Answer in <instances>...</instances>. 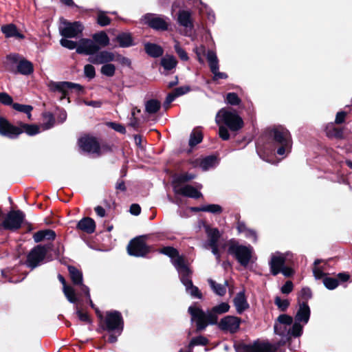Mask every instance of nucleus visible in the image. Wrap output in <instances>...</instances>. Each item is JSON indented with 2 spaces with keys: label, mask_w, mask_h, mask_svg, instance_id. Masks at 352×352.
<instances>
[{
  "label": "nucleus",
  "mask_w": 352,
  "mask_h": 352,
  "mask_svg": "<svg viewBox=\"0 0 352 352\" xmlns=\"http://www.w3.org/2000/svg\"><path fill=\"white\" fill-rule=\"evenodd\" d=\"M346 116V113L344 111L338 112L336 116L335 122L336 124H342L345 120V117Z\"/></svg>",
  "instance_id": "obj_63"
},
{
  "label": "nucleus",
  "mask_w": 352,
  "mask_h": 352,
  "mask_svg": "<svg viewBox=\"0 0 352 352\" xmlns=\"http://www.w3.org/2000/svg\"><path fill=\"white\" fill-rule=\"evenodd\" d=\"M159 252L165 254L171 258V262L177 272L179 267H177L178 266L176 265L177 262L179 263V266L181 267H188L185 263L184 258L179 255L178 251L175 248L169 246L164 247L160 250Z\"/></svg>",
  "instance_id": "obj_23"
},
{
  "label": "nucleus",
  "mask_w": 352,
  "mask_h": 352,
  "mask_svg": "<svg viewBox=\"0 0 352 352\" xmlns=\"http://www.w3.org/2000/svg\"><path fill=\"white\" fill-rule=\"evenodd\" d=\"M204 212H210L212 214H220L222 212V208L218 204H208L204 205Z\"/></svg>",
  "instance_id": "obj_49"
},
{
  "label": "nucleus",
  "mask_w": 352,
  "mask_h": 352,
  "mask_svg": "<svg viewBox=\"0 0 352 352\" xmlns=\"http://www.w3.org/2000/svg\"><path fill=\"white\" fill-rule=\"evenodd\" d=\"M233 302L236 312L239 314H242L244 311L249 308V304L247 301L245 292L243 291L236 294L233 300Z\"/></svg>",
  "instance_id": "obj_25"
},
{
  "label": "nucleus",
  "mask_w": 352,
  "mask_h": 352,
  "mask_svg": "<svg viewBox=\"0 0 352 352\" xmlns=\"http://www.w3.org/2000/svg\"><path fill=\"white\" fill-rule=\"evenodd\" d=\"M293 318L287 314H280L274 323V332L281 336V340L274 344L259 340L250 344H240L236 347L237 352H280V346L285 344L292 337L298 338L294 331Z\"/></svg>",
  "instance_id": "obj_1"
},
{
  "label": "nucleus",
  "mask_w": 352,
  "mask_h": 352,
  "mask_svg": "<svg viewBox=\"0 0 352 352\" xmlns=\"http://www.w3.org/2000/svg\"><path fill=\"white\" fill-rule=\"evenodd\" d=\"M226 102L231 105H237L240 103L241 100L236 94L228 93L226 96Z\"/></svg>",
  "instance_id": "obj_52"
},
{
  "label": "nucleus",
  "mask_w": 352,
  "mask_h": 352,
  "mask_svg": "<svg viewBox=\"0 0 352 352\" xmlns=\"http://www.w3.org/2000/svg\"><path fill=\"white\" fill-rule=\"evenodd\" d=\"M208 284L210 286L212 291L218 296H223L226 293L228 287V282L225 281L224 284H219L216 283L212 279L210 278L208 280Z\"/></svg>",
  "instance_id": "obj_33"
},
{
  "label": "nucleus",
  "mask_w": 352,
  "mask_h": 352,
  "mask_svg": "<svg viewBox=\"0 0 352 352\" xmlns=\"http://www.w3.org/2000/svg\"><path fill=\"white\" fill-rule=\"evenodd\" d=\"M115 60L118 61L121 65L129 67L131 64V60L126 57L117 54Z\"/></svg>",
  "instance_id": "obj_60"
},
{
  "label": "nucleus",
  "mask_w": 352,
  "mask_h": 352,
  "mask_svg": "<svg viewBox=\"0 0 352 352\" xmlns=\"http://www.w3.org/2000/svg\"><path fill=\"white\" fill-rule=\"evenodd\" d=\"M219 135L223 140H228L230 138V133L226 126L219 125Z\"/></svg>",
  "instance_id": "obj_57"
},
{
  "label": "nucleus",
  "mask_w": 352,
  "mask_h": 352,
  "mask_svg": "<svg viewBox=\"0 0 352 352\" xmlns=\"http://www.w3.org/2000/svg\"><path fill=\"white\" fill-rule=\"evenodd\" d=\"M25 131L29 135L39 133V128L36 125L22 124L21 127L12 125L6 118L0 116V135L11 139L16 138Z\"/></svg>",
  "instance_id": "obj_3"
},
{
  "label": "nucleus",
  "mask_w": 352,
  "mask_h": 352,
  "mask_svg": "<svg viewBox=\"0 0 352 352\" xmlns=\"http://www.w3.org/2000/svg\"><path fill=\"white\" fill-rule=\"evenodd\" d=\"M230 305L227 302H221L207 312L204 311L196 303L188 307V311L191 316V321L196 322L197 330L205 329L208 324L217 323L218 315L228 312Z\"/></svg>",
  "instance_id": "obj_2"
},
{
  "label": "nucleus",
  "mask_w": 352,
  "mask_h": 352,
  "mask_svg": "<svg viewBox=\"0 0 352 352\" xmlns=\"http://www.w3.org/2000/svg\"><path fill=\"white\" fill-rule=\"evenodd\" d=\"M176 265L179 267L178 274L181 282L185 286L186 292L189 294L192 298H197L199 299L202 298V294L199 288L193 285L191 280L192 272L190 270L188 267H179V263L177 262Z\"/></svg>",
  "instance_id": "obj_9"
},
{
  "label": "nucleus",
  "mask_w": 352,
  "mask_h": 352,
  "mask_svg": "<svg viewBox=\"0 0 352 352\" xmlns=\"http://www.w3.org/2000/svg\"><path fill=\"white\" fill-rule=\"evenodd\" d=\"M176 58L173 56L166 55L161 59V65L165 70H171L177 66Z\"/></svg>",
  "instance_id": "obj_39"
},
{
  "label": "nucleus",
  "mask_w": 352,
  "mask_h": 352,
  "mask_svg": "<svg viewBox=\"0 0 352 352\" xmlns=\"http://www.w3.org/2000/svg\"><path fill=\"white\" fill-rule=\"evenodd\" d=\"M208 342V340L207 338H206L204 336H197L196 338H192L189 344H188V349H191L193 346L196 345H206Z\"/></svg>",
  "instance_id": "obj_45"
},
{
  "label": "nucleus",
  "mask_w": 352,
  "mask_h": 352,
  "mask_svg": "<svg viewBox=\"0 0 352 352\" xmlns=\"http://www.w3.org/2000/svg\"><path fill=\"white\" fill-rule=\"evenodd\" d=\"M12 98L6 92L0 93V102L4 105L12 104Z\"/></svg>",
  "instance_id": "obj_55"
},
{
  "label": "nucleus",
  "mask_w": 352,
  "mask_h": 352,
  "mask_svg": "<svg viewBox=\"0 0 352 352\" xmlns=\"http://www.w3.org/2000/svg\"><path fill=\"white\" fill-rule=\"evenodd\" d=\"M116 40L121 47H129L135 45L131 34L128 32L118 34Z\"/></svg>",
  "instance_id": "obj_30"
},
{
  "label": "nucleus",
  "mask_w": 352,
  "mask_h": 352,
  "mask_svg": "<svg viewBox=\"0 0 352 352\" xmlns=\"http://www.w3.org/2000/svg\"><path fill=\"white\" fill-rule=\"evenodd\" d=\"M253 251L251 245H241L235 239H231L228 242V254L233 256L243 267H246L250 262Z\"/></svg>",
  "instance_id": "obj_5"
},
{
  "label": "nucleus",
  "mask_w": 352,
  "mask_h": 352,
  "mask_svg": "<svg viewBox=\"0 0 352 352\" xmlns=\"http://www.w3.org/2000/svg\"><path fill=\"white\" fill-rule=\"evenodd\" d=\"M47 253V249L42 245H37L33 248L28 255L26 264L28 267L34 269L37 267L45 258Z\"/></svg>",
  "instance_id": "obj_17"
},
{
  "label": "nucleus",
  "mask_w": 352,
  "mask_h": 352,
  "mask_svg": "<svg viewBox=\"0 0 352 352\" xmlns=\"http://www.w3.org/2000/svg\"><path fill=\"white\" fill-rule=\"evenodd\" d=\"M311 314L310 308L306 302H298V309L295 315L294 323V333L296 335H302L303 325L307 324Z\"/></svg>",
  "instance_id": "obj_8"
},
{
  "label": "nucleus",
  "mask_w": 352,
  "mask_h": 352,
  "mask_svg": "<svg viewBox=\"0 0 352 352\" xmlns=\"http://www.w3.org/2000/svg\"><path fill=\"white\" fill-rule=\"evenodd\" d=\"M25 215L20 210L10 211L3 222L4 228L11 230L19 229L22 224Z\"/></svg>",
  "instance_id": "obj_16"
},
{
  "label": "nucleus",
  "mask_w": 352,
  "mask_h": 352,
  "mask_svg": "<svg viewBox=\"0 0 352 352\" xmlns=\"http://www.w3.org/2000/svg\"><path fill=\"white\" fill-rule=\"evenodd\" d=\"M273 136V144L271 152H274L277 148V154L281 156L285 155L290 152L292 148V140L289 131L281 126L274 129L272 131Z\"/></svg>",
  "instance_id": "obj_4"
},
{
  "label": "nucleus",
  "mask_w": 352,
  "mask_h": 352,
  "mask_svg": "<svg viewBox=\"0 0 352 352\" xmlns=\"http://www.w3.org/2000/svg\"><path fill=\"white\" fill-rule=\"evenodd\" d=\"M175 50L180 59L184 61H186L188 60V56L186 51L180 46L179 43L178 41H175V44L174 45Z\"/></svg>",
  "instance_id": "obj_48"
},
{
  "label": "nucleus",
  "mask_w": 352,
  "mask_h": 352,
  "mask_svg": "<svg viewBox=\"0 0 352 352\" xmlns=\"http://www.w3.org/2000/svg\"><path fill=\"white\" fill-rule=\"evenodd\" d=\"M206 58L211 72L214 73L219 69V60L216 53L212 50H208Z\"/></svg>",
  "instance_id": "obj_34"
},
{
  "label": "nucleus",
  "mask_w": 352,
  "mask_h": 352,
  "mask_svg": "<svg viewBox=\"0 0 352 352\" xmlns=\"http://www.w3.org/2000/svg\"><path fill=\"white\" fill-rule=\"evenodd\" d=\"M323 283L328 289H334L338 286V280L333 278H324Z\"/></svg>",
  "instance_id": "obj_50"
},
{
  "label": "nucleus",
  "mask_w": 352,
  "mask_h": 352,
  "mask_svg": "<svg viewBox=\"0 0 352 352\" xmlns=\"http://www.w3.org/2000/svg\"><path fill=\"white\" fill-rule=\"evenodd\" d=\"M205 228L208 236V241L205 245L218 244V241L221 237L219 230L215 228H210L208 226H206Z\"/></svg>",
  "instance_id": "obj_27"
},
{
  "label": "nucleus",
  "mask_w": 352,
  "mask_h": 352,
  "mask_svg": "<svg viewBox=\"0 0 352 352\" xmlns=\"http://www.w3.org/2000/svg\"><path fill=\"white\" fill-rule=\"evenodd\" d=\"M124 322L120 312L118 311H111L106 313L104 320L103 329L108 331H115L121 334L123 330Z\"/></svg>",
  "instance_id": "obj_11"
},
{
  "label": "nucleus",
  "mask_w": 352,
  "mask_h": 352,
  "mask_svg": "<svg viewBox=\"0 0 352 352\" xmlns=\"http://www.w3.org/2000/svg\"><path fill=\"white\" fill-rule=\"evenodd\" d=\"M98 23L101 26L108 25L111 20L104 12H100L97 19Z\"/></svg>",
  "instance_id": "obj_53"
},
{
  "label": "nucleus",
  "mask_w": 352,
  "mask_h": 352,
  "mask_svg": "<svg viewBox=\"0 0 352 352\" xmlns=\"http://www.w3.org/2000/svg\"><path fill=\"white\" fill-rule=\"evenodd\" d=\"M43 231L45 239L54 240L55 239L56 233L54 231L50 229L43 230Z\"/></svg>",
  "instance_id": "obj_64"
},
{
  "label": "nucleus",
  "mask_w": 352,
  "mask_h": 352,
  "mask_svg": "<svg viewBox=\"0 0 352 352\" xmlns=\"http://www.w3.org/2000/svg\"><path fill=\"white\" fill-rule=\"evenodd\" d=\"M58 278L63 284V291L67 300L71 303H76L78 300V298L74 289L71 286L67 285L66 281L62 275L59 274Z\"/></svg>",
  "instance_id": "obj_24"
},
{
  "label": "nucleus",
  "mask_w": 352,
  "mask_h": 352,
  "mask_svg": "<svg viewBox=\"0 0 352 352\" xmlns=\"http://www.w3.org/2000/svg\"><path fill=\"white\" fill-rule=\"evenodd\" d=\"M293 283L290 280H287L281 287L280 290L283 294H288L293 290Z\"/></svg>",
  "instance_id": "obj_58"
},
{
  "label": "nucleus",
  "mask_w": 352,
  "mask_h": 352,
  "mask_svg": "<svg viewBox=\"0 0 352 352\" xmlns=\"http://www.w3.org/2000/svg\"><path fill=\"white\" fill-rule=\"evenodd\" d=\"M47 87L50 91L60 94V100H61L68 96L69 91L74 89L79 93L83 89L80 85L67 81L55 82L50 80L47 83Z\"/></svg>",
  "instance_id": "obj_10"
},
{
  "label": "nucleus",
  "mask_w": 352,
  "mask_h": 352,
  "mask_svg": "<svg viewBox=\"0 0 352 352\" xmlns=\"http://www.w3.org/2000/svg\"><path fill=\"white\" fill-rule=\"evenodd\" d=\"M100 72L102 75L107 77H112L116 73V67L113 64L107 63L102 66Z\"/></svg>",
  "instance_id": "obj_42"
},
{
  "label": "nucleus",
  "mask_w": 352,
  "mask_h": 352,
  "mask_svg": "<svg viewBox=\"0 0 352 352\" xmlns=\"http://www.w3.org/2000/svg\"><path fill=\"white\" fill-rule=\"evenodd\" d=\"M99 50L100 46L95 43L93 39L89 38L80 39L76 47V52L78 54L89 55V56H91Z\"/></svg>",
  "instance_id": "obj_19"
},
{
  "label": "nucleus",
  "mask_w": 352,
  "mask_h": 352,
  "mask_svg": "<svg viewBox=\"0 0 352 352\" xmlns=\"http://www.w3.org/2000/svg\"><path fill=\"white\" fill-rule=\"evenodd\" d=\"M92 39L100 47H106L109 44V38L103 31L94 34Z\"/></svg>",
  "instance_id": "obj_35"
},
{
  "label": "nucleus",
  "mask_w": 352,
  "mask_h": 352,
  "mask_svg": "<svg viewBox=\"0 0 352 352\" xmlns=\"http://www.w3.org/2000/svg\"><path fill=\"white\" fill-rule=\"evenodd\" d=\"M173 191L177 195H181L185 197L198 199L202 196V194L195 187L190 185H182L175 184L173 185Z\"/></svg>",
  "instance_id": "obj_22"
},
{
  "label": "nucleus",
  "mask_w": 352,
  "mask_h": 352,
  "mask_svg": "<svg viewBox=\"0 0 352 352\" xmlns=\"http://www.w3.org/2000/svg\"><path fill=\"white\" fill-rule=\"evenodd\" d=\"M12 107L14 110H16L17 111L25 113L27 115L28 119L31 118V116H32L31 111L33 109L32 106L26 105V104H19V103H13Z\"/></svg>",
  "instance_id": "obj_41"
},
{
  "label": "nucleus",
  "mask_w": 352,
  "mask_h": 352,
  "mask_svg": "<svg viewBox=\"0 0 352 352\" xmlns=\"http://www.w3.org/2000/svg\"><path fill=\"white\" fill-rule=\"evenodd\" d=\"M217 164V158L214 156L210 155L202 159L200 162L199 166L203 170L206 171L210 168L215 167Z\"/></svg>",
  "instance_id": "obj_36"
},
{
  "label": "nucleus",
  "mask_w": 352,
  "mask_h": 352,
  "mask_svg": "<svg viewBox=\"0 0 352 352\" xmlns=\"http://www.w3.org/2000/svg\"><path fill=\"white\" fill-rule=\"evenodd\" d=\"M312 297V293L309 287H303L298 296V302H306Z\"/></svg>",
  "instance_id": "obj_46"
},
{
  "label": "nucleus",
  "mask_w": 352,
  "mask_h": 352,
  "mask_svg": "<svg viewBox=\"0 0 352 352\" xmlns=\"http://www.w3.org/2000/svg\"><path fill=\"white\" fill-rule=\"evenodd\" d=\"M236 229L239 233L244 234L245 236L253 241H256L257 235L254 230L249 229L243 221H238Z\"/></svg>",
  "instance_id": "obj_31"
},
{
  "label": "nucleus",
  "mask_w": 352,
  "mask_h": 352,
  "mask_svg": "<svg viewBox=\"0 0 352 352\" xmlns=\"http://www.w3.org/2000/svg\"><path fill=\"white\" fill-rule=\"evenodd\" d=\"M127 252L131 256L144 257L149 252V248L142 238L137 237L130 241Z\"/></svg>",
  "instance_id": "obj_15"
},
{
  "label": "nucleus",
  "mask_w": 352,
  "mask_h": 352,
  "mask_svg": "<svg viewBox=\"0 0 352 352\" xmlns=\"http://www.w3.org/2000/svg\"><path fill=\"white\" fill-rule=\"evenodd\" d=\"M114 53L107 51H98L91 56H89L88 61L94 65H104L115 60Z\"/></svg>",
  "instance_id": "obj_20"
},
{
  "label": "nucleus",
  "mask_w": 352,
  "mask_h": 352,
  "mask_svg": "<svg viewBox=\"0 0 352 352\" xmlns=\"http://www.w3.org/2000/svg\"><path fill=\"white\" fill-rule=\"evenodd\" d=\"M203 140V135L201 131L194 129L190 135L189 145L192 147L199 144Z\"/></svg>",
  "instance_id": "obj_40"
},
{
  "label": "nucleus",
  "mask_w": 352,
  "mask_h": 352,
  "mask_svg": "<svg viewBox=\"0 0 352 352\" xmlns=\"http://www.w3.org/2000/svg\"><path fill=\"white\" fill-rule=\"evenodd\" d=\"M84 74L86 77L92 79L96 76V70L92 65L88 64L84 67Z\"/></svg>",
  "instance_id": "obj_54"
},
{
  "label": "nucleus",
  "mask_w": 352,
  "mask_h": 352,
  "mask_svg": "<svg viewBox=\"0 0 352 352\" xmlns=\"http://www.w3.org/2000/svg\"><path fill=\"white\" fill-rule=\"evenodd\" d=\"M195 175L192 173H184L177 176L173 181V185L175 184H179L186 182L195 178Z\"/></svg>",
  "instance_id": "obj_43"
},
{
  "label": "nucleus",
  "mask_w": 352,
  "mask_h": 352,
  "mask_svg": "<svg viewBox=\"0 0 352 352\" xmlns=\"http://www.w3.org/2000/svg\"><path fill=\"white\" fill-rule=\"evenodd\" d=\"M190 91V87L186 85L175 88L173 92L177 97H179L188 93Z\"/></svg>",
  "instance_id": "obj_56"
},
{
  "label": "nucleus",
  "mask_w": 352,
  "mask_h": 352,
  "mask_svg": "<svg viewBox=\"0 0 352 352\" xmlns=\"http://www.w3.org/2000/svg\"><path fill=\"white\" fill-rule=\"evenodd\" d=\"M68 271L70 275L72 281L74 285H78L82 283V274L76 267L74 266H69Z\"/></svg>",
  "instance_id": "obj_38"
},
{
  "label": "nucleus",
  "mask_w": 352,
  "mask_h": 352,
  "mask_svg": "<svg viewBox=\"0 0 352 352\" xmlns=\"http://www.w3.org/2000/svg\"><path fill=\"white\" fill-rule=\"evenodd\" d=\"M241 322V319L236 316H227L220 320L218 326L223 331L234 333L239 330Z\"/></svg>",
  "instance_id": "obj_18"
},
{
  "label": "nucleus",
  "mask_w": 352,
  "mask_h": 352,
  "mask_svg": "<svg viewBox=\"0 0 352 352\" xmlns=\"http://www.w3.org/2000/svg\"><path fill=\"white\" fill-rule=\"evenodd\" d=\"M177 7V2L172 6L171 14L175 15V9ZM176 21L179 25L183 27L185 35L189 36L194 28L192 11L189 9H179L175 14Z\"/></svg>",
  "instance_id": "obj_7"
},
{
  "label": "nucleus",
  "mask_w": 352,
  "mask_h": 352,
  "mask_svg": "<svg viewBox=\"0 0 352 352\" xmlns=\"http://www.w3.org/2000/svg\"><path fill=\"white\" fill-rule=\"evenodd\" d=\"M161 107V103L156 99H151L145 102V111L148 114L157 113Z\"/></svg>",
  "instance_id": "obj_37"
},
{
  "label": "nucleus",
  "mask_w": 352,
  "mask_h": 352,
  "mask_svg": "<svg viewBox=\"0 0 352 352\" xmlns=\"http://www.w3.org/2000/svg\"><path fill=\"white\" fill-rule=\"evenodd\" d=\"M76 314H77L79 320H80L81 321L87 322H90L89 317L87 315V314L82 312L78 308L76 309Z\"/></svg>",
  "instance_id": "obj_62"
},
{
  "label": "nucleus",
  "mask_w": 352,
  "mask_h": 352,
  "mask_svg": "<svg viewBox=\"0 0 352 352\" xmlns=\"http://www.w3.org/2000/svg\"><path fill=\"white\" fill-rule=\"evenodd\" d=\"M206 248H210L212 250V253L215 256L217 262L220 261L221 255L218 248V244L206 245Z\"/></svg>",
  "instance_id": "obj_61"
},
{
  "label": "nucleus",
  "mask_w": 352,
  "mask_h": 352,
  "mask_svg": "<svg viewBox=\"0 0 352 352\" xmlns=\"http://www.w3.org/2000/svg\"><path fill=\"white\" fill-rule=\"evenodd\" d=\"M143 20L145 24L158 31H166L169 26L168 17L156 14L148 13L144 15Z\"/></svg>",
  "instance_id": "obj_13"
},
{
  "label": "nucleus",
  "mask_w": 352,
  "mask_h": 352,
  "mask_svg": "<svg viewBox=\"0 0 352 352\" xmlns=\"http://www.w3.org/2000/svg\"><path fill=\"white\" fill-rule=\"evenodd\" d=\"M275 305L278 307V309L285 311L289 307V301L287 299H281L280 297L276 296L274 299Z\"/></svg>",
  "instance_id": "obj_47"
},
{
  "label": "nucleus",
  "mask_w": 352,
  "mask_h": 352,
  "mask_svg": "<svg viewBox=\"0 0 352 352\" xmlns=\"http://www.w3.org/2000/svg\"><path fill=\"white\" fill-rule=\"evenodd\" d=\"M60 45L69 50H74L76 49L78 47L77 43L71 40L67 39V38H63L60 41Z\"/></svg>",
  "instance_id": "obj_51"
},
{
  "label": "nucleus",
  "mask_w": 352,
  "mask_h": 352,
  "mask_svg": "<svg viewBox=\"0 0 352 352\" xmlns=\"http://www.w3.org/2000/svg\"><path fill=\"white\" fill-rule=\"evenodd\" d=\"M77 228L88 234L94 232L96 223L94 219L90 217L82 218L77 224Z\"/></svg>",
  "instance_id": "obj_26"
},
{
  "label": "nucleus",
  "mask_w": 352,
  "mask_h": 352,
  "mask_svg": "<svg viewBox=\"0 0 352 352\" xmlns=\"http://www.w3.org/2000/svg\"><path fill=\"white\" fill-rule=\"evenodd\" d=\"M144 50L148 56L153 58H158L164 53V50L161 46L151 43L144 44Z\"/></svg>",
  "instance_id": "obj_29"
},
{
  "label": "nucleus",
  "mask_w": 352,
  "mask_h": 352,
  "mask_svg": "<svg viewBox=\"0 0 352 352\" xmlns=\"http://www.w3.org/2000/svg\"><path fill=\"white\" fill-rule=\"evenodd\" d=\"M285 261L286 255L284 254L277 252L272 254L269 265L272 275L276 276L280 273L281 270L285 266Z\"/></svg>",
  "instance_id": "obj_21"
},
{
  "label": "nucleus",
  "mask_w": 352,
  "mask_h": 352,
  "mask_svg": "<svg viewBox=\"0 0 352 352\" xmlns=\"http://www.w3.org/2000/svg\"><path fill=\"white\" fill-rule=\"evenodd\" d=\"M1 32L4 34L6 38L16 37L19 38H23L24 36L18 32L17 28L14 24L10 23L1 26Z\"/></svg>",
  "instance_id": "obj_28"
},
{
  "label": "nucleus",
  "mask_w": 352,
  "mask_h": 352,
  "mask_svg": "<svg viewBox=\"0 0 352 352\" xmlns=\"http://www.w3.org/2000/svg\"><path fill=\"white\" fill-rule=\"evenodd\" d=\"M108 125L117 132H119L122 134H124L126 133L125 127L120 124L116 122H109Z\"/></svg>",
  "instance_id": "obj_59"
},
{
  "label": "nucleus",
  "mask_w": 352,
  "mask_h": 352,
  "mask_svg": "<svg viewBox=\"0 0 352 352\" xmlns=\"http://www.w3.org/2000/svg\"><path fill=\"white\" fill-rule=\"evenodd\" d=\"M215 121L218 125L223 124L232 131H237L243 126V119L237 113L225 108L217 112Z\"/></svg>",
  "instance_id": "obj_6"
},
{
  "label": "nucleus",
  "mask_w": 352,
  "mask_h": 352,
  "mask_svg": "<svg viewBox=\"0 0 352 352\" xmlns=\"http://www.w3.org/2000/svg\"><path fill=\"white\" fill-rule=\"evenodd\" d=\"M327 134L328 136L334 137L336 138H342L343 137V131L340 129H338L331 124L327 127Z\"/></svg>",
  "instance_id": "obj_44"
},
{
  "label": "nucleus",
  "mask_w": 352,
  "mask_h": 352,
  "mask_svg": "<svg viewBox=\"0 0 352 352\" xmlns=\"http://www.w3.org/2000/svg\"><path fill=\"white\" fill-rule=\"evenodd\" d=\"M83 30L84 26L80 21L72 23L63 19L59 26L60 35L65 38H76L82 33Z\"/></svg>",
  "instance_id": "obj_12"
},
{
  "label": "nucleus",
  "mask_w": 352,
  "mask_h": 352,
  "mask_svg": "<svg viewBox=\"0 0 352 352\" xmlns=\"http://www.w3.org/2000/svg\"><path fill=\"white\" fill-rule=\"evenodd\" d=\"M17 71L23 75L31 74L34 71L33 65L25 59H21L18 63Z\"/></svg>",
  "instance_id": "obj_32"
},
{
  "label": "nucleus",
  "mask_w": 352,
  "mask_h": 352,
  "mask_svg": "<svg viewBox=\"0 0 352 352\" xmlns=\"http://www.w3.org/2000/svg\"><path fill=\"white\" fill-rule=\"evenodd\" d=\"M80 148L85 152L99 157L102 153L103 148H101L97 140L94 137L85 136L78 140Z\"/></svg>",
  "instance_id": "obj_14"
}]
</instances>
